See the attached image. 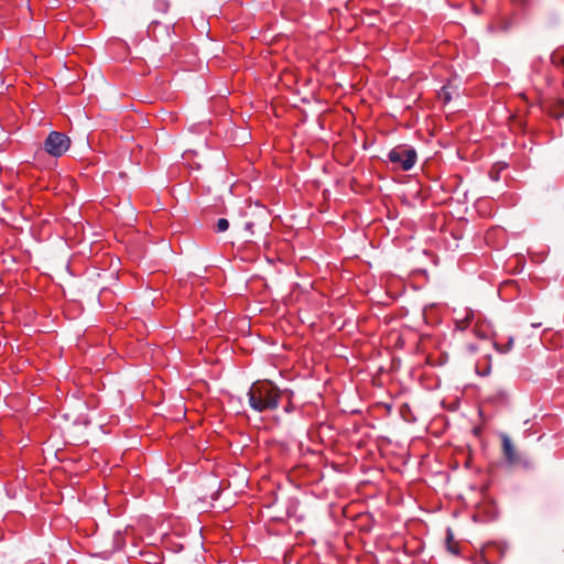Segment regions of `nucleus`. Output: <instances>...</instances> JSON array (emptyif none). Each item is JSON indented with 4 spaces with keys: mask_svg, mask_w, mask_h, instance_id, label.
<instances>
[{
    "mask_svg": "<svg viewBox=\"0 0 564 564\" xmlns=\"http://www.w3.org/2000/svg\"><path fill=\"white\" fill-rule=\"evenodd\" d=\"M247 395L251 409L264 412L278 409L282 392L272 381L258 380L251 384Z\"/></svg>",
    "mask_w": 564,
    "mask_h": 564,
    "instance_id": "nucleus-1",
    "label": "nucleus"
},
{
    "mask_svg": "<svg viewBox=\"0 0 564 564\" xmlns=\"http://www.w3.org/2000/svg\"><path fill=\"white\" fill-rule=\"evenodd\" d=\"M417 154L413 147L400 144L390 150V163L402 171L411 170L416 163Z\"/></svg>",
    "mask_w": 564,
    "mask_h": 564,
    "instance_id": "nucleus-2",
    "label": "nucleus"
},
{
    "mask_svg": "<svg viewBox=\"0 0 564 564\" xmlns=\"http://www.w3.org/2000/svg\"><path fill=\"white\" fill-rule=\"evenodd\" d=\"M70 140L62 132L52 131L44 141L45 151L55 158L63 155L69 148Z\"/></svg>",
    "mask_w": 564,
    "mask_h": 564,
    "instance_id": "nucleus-3",
    "label": "nucleus"
},
{
    "mask_svg": "<svg viewBox=\"0 0 564 564\" xmlns=\"http://www.w3.org/2000/svg\"><path fill=\"white\" fill-rule=\"evenodd\" d=\"M501 445L503 456L509 465H522L524 468H531L529 459L522 457L516 449L511 438L507 434H501Z\"/></svg>",
    "mask_w": 564,
    "mask_h": 564,
    "instance_id": "nucleus-4",
    "label": "nucleus"
},
{
    "mask_svg": "<svg viewBox=\"0 0 564 564\" xmlns=\"http://www.w3.org/2000/svg\"><path fill=\"white\" fill-rule=\"evenodd\" d=\"M514 338L513 336H509L507 343L505 345H501L498 343V340L495 338L492 341L494 348L500 352V354H507L513 348Z\"/></svg>",
    "mask_w": 564,
    "mask_h": 564,
    "instance_id": "nucleus-5",
    "label": "nucleus"
},
{
    "mask_svg": "<svg viewBox=\"0 0 564 564\" xmlns=\"http://www.w3.org/2000/svg\"><path fill=\"white\" fill-rule=\"evenodd\" d=\"M490 370H491V356L490 355H487L485 357V362L484 365L479 362H477L476 365V372L479 375V376H488L490 373Z\"/></svg>",
    "mask_w": 564,
    "mask_h": 564,
    "instance_id": "nucleus-6",
    "label": "nucleus"
},
{
    "mask_svg": "<svg viewBox=\"0 0 564 564\" xmlns=\"http://www.w3.org/2000/svg\"><path fill=\"white\" fill-rule=\"evenodd\" d=\"M453 87L451 85H444L438 91L440 99L443 100L444 104H448L452 100Z\"/></svg>",
    "mask_w": 564,
    "mask_h": 564,
    "instance_id": "nucleus-7",
    "label": "nucleus"
},
{
    "mask_svg": "<svg viewBox=\"0 0 564 564\" xmlns=\"http://www.w3.org/2000/svg\"><path fill=\"white\" fill-rule=\"evenodd\" d=\"M155 10L159 12V13H166L167 10H169V2L166 0H155L154 3H153Z\"/></svg>",
    "mask_w": 564,
    "mask_h": 564,
    "instance_id": "nucleus-8",
    "label": "nucleus"
},
{
    "mask_svg": "<svg viewBox=\"0 0 564 564\" xmlns=\"http://www.w3.org/2000/svg\"><path fill=\"white\" fill-rule=\"evenodd\" d=\"M229 228V221L226 218H219L216 224V230L218 232H224Z\"/></svg>",
    "mask_w": 564,
    "mask_h": 564,
    "instance_id": "nucleus-9",
    "label": "nucleus"
},
{
    "mask_svg": "<svg viewBox=\"0 0 564 564\" xmlns=\"http://www.w3.org/2000/svg\"><path fill=\"white\" fill-rule=\"evenodd\" d=\"M399 366H400V359H398L395 357L390 358V366H389L390 372L395 370Z\"/></svg>",
    "mask_w": 564,
    "mask_h": 564,
    "instance_id": "nucleus-10",
    "label": "nucleus"
},
{
    "mask_svg": "<svg viewBox=\"0 0 564 564\" xmlns=\"http://www.w3.org/2000/svg\"><path fill=\"white\" fill-rule=\"evenodd\" d=\"M454 544V535L452 530L448 528L446 531V545L452 546Z\"/></svg>",
    "mask_w": 564,
    "mask_h": 564,
    "instance_id": "nucleus-11",
    "label": "nucleus"
},
{
    "mask_svg": "<svg viewBox=\"0 0 564 564\" xmlns=\"http://www.w3.org/2000/svg\"><path fill=\"white\" fill-rule=\"evenodd\" d=\"M512 2L519 7L524 8L528 7L532 2V0H512Z\"/></svg>",
    "mask_w": 564,
    "mask_h": 564,
    "instance_id": "nucleus-12",
    "label": "nucleus"
},
{
    "mask_svg": "<svg viewBox=\"0 0 564 564\" xmlns=\"http://www.w3.org/2000/svg\"><path fill=\"white\" fill-rule=\"evenodd\" d=\"M256 226V223L253 221H248L246 223L245 225V229L248 230L251 235H253V227Z\"/></svg>",
    "mask_w": 564,
    "mask_h": 564,
    "instance_id": "nucleus-13",
    "label": "nucleus"
},
{
    "mask_svg": "<svg viewBox=\"0 0 564 564\" xmlns=\"http://www.w3.org/2000/svg\"><path fill=\"white\" fill-rule=\"evenodd\" d=\"M260 227H261L260 229H261V231H262V232H265V231H267V229H268V217H267V216H265V217H264V219L261 221Z\"/></svg>",
    "mask_w": 564,
    "mask_h": 564,
    "instance_id": "nucleus-14",
    "label": "nucleus"
},
{
    "mask_svg": "<svg viewBox=\"0 0 564 564\" xmlns=\"http://www.w3.org/2000/svg\"><path fill=\"white\" fill-rule=\"evenodd\" d=\"M147 18H148L149 20H151V24H150V26H151V25H153V24L159 23L158 19H156L154 15H152V14H148V15H147Z\"/></svg>",
    "mask_w": 564,
    "mask_h": 564,
    "instance_id": "nucleus-15",
    "label": "nucleus"
},
{
    "mask_svg": "<svg viewBox=\"0 0 564 564\" xmlns=\"http://www.w3.org/2000/svg\"><path fill=\"white\" fill-rule=\"evenodd\" d=\"M477 349H478V348H477V346H476V345H474V344H468V345H467V350H468L469 352H475V351H477Z\"/></svg>",
    "mask_w": 564,
    "mask_h": 564,
    "instance_id": "nucleus-16",
    "label": "nucleus"
},
{
    "mask_svg": "<svg viewBox=\"0 0 564 564\" xmlns=\"http://www.w3.org/2000/svg\"><path fill=\"white\" fill-rule=\"evenodd\" d=\"M447 550L453 554H458V547L456 545L448 546Z\"/></svg>",
    "mask_w": 564,
    "mask_h": 564,
    "instance_id": "nucleus-17",
    "label": "nucleus"
},
{
    "mask_svg": "<svg viewBox=\"0 0 564 564\" xmlns=\"http://www.w3.org/2000/svg\"><path fill=\"white\" fill-rule=\"evenodd\" d=\"M395 345H398V346H402L403 345V341H402L400 336H398Z\"/></svg>",
    "mask_w": 564,
    "mask_h": 564,
    "instance_id": "nucleus-18",
    "label": "nucleus"
}]
</instances>
